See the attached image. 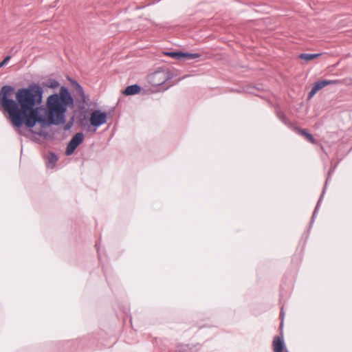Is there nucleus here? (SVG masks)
I'll use <instances>...</instances> for the list:
<instances>
[{
  "label": "nucleus",
  "instance_id": "obj_20",
  "mask_svg": "<svg viewBox=\"0 0 352 352\" xmlns=\"http://www.w3.org/2000/svg\"><path fill=\"white\" fill-rule=\"evenodd\" d=\"M10 59V56L5 57V58L1 62H0V68L2 67Z\"/></svg>",
  "mask_w": 352,
  "mask_h": 352
},
{
  "label": "nucleus",
  "instance_id": "obj_17",
  "mask_svg": "<svg viewBox=\"0 0 352 352\" xmlns=\"http://www.w3.org/2000/svg\"><path fill=\"white\" fill-rule=\"evenodd\" d=\"M327 85H342L344 83V80L341 79H335V80H327Z\"/></svg>",
  "mask_w": 352,
  "mask_h": 352
},
{
  "label": "nucleus",
  "instance_id": "obj_3",
  "mask_svg": "<svg viewBox=\"0 0 352 352\" xmlns=\"http://www.w3.org/2000/svg\"><path fill=\"white\" fill-rule=\"evenodd\" d=\"M172 78L173 74L168 69H158L148 76V81L153 87H160Z\"/></svg>",
  "mask_w": 352,
  "mask_h": 352
},
{
  "label": "nucleus",
  "instance_id": "obj_21",
  "mask_svg": "<svg viewBox=\"0 0 352 352\" xmlns=\"http://www.w3.org/2000/svg\"><path fill=\"white\" fill-rule=\"evenodd\" d=\"M95 245H96V248H97V251L98 252V251H99V248H98V243H96Z\"/></svg>",
  "mask_w": 352,
  "mask_h": 352
},
{
  "label": "nucleus",
  "instance_id": "obj_9",
  "mask_svg": "<svg viewBox=\"0 0 352 352\" xmlns=\"http://www.w3.org/2000/svg\"><path fill=\"white\" fill-rule=\"evenodd\" d=\"M328 181H329V177H327L326 182H325V184H324V186L323 188V190H322V194L317 202V204L316 206V208L314 209V211L313 212V215H312V217H311V219H312V221L314 220V218L316 215V213L318 212V210H319V208H320V204L322 202V198L324 197V195L325 193V191H326V189H327V183H328Z\"/></svg>",
  "mask_w": 352,
  "mask_h": 352
},
{
  "label": "nucleus",
  "instance_id": "obj_15",
  "mask_svg": "<svg viewBox=\"0 0 352 352\" xmlns=\"http://www.w3.org/2000/svg\"><path fill=\"white\" fill-rule=\"evenodd\" d=\"M314 85L317 88V89L320 90L327 86V79L318 80L314 84Z\"/></svg>",
  "mask_w": 352,
  "mask_h": 352
},
{
  "label": "nucleus",
  "instance_id": "obj_23",
  "mask_svg": "<svg viewBox=\"0 0 352 352\" xmlns=\"http://www.w3.org/2000/svg\"><path fill=\"white\" fill-rule=\"evenodd\" d=\"M168 88V87H166L164 88L163 89L166 90Z\"/></svg>",
  "mask_w": 352,
  "mask_h": 352
},
{
  "label": "nucleus",
  "instance_id": "obj_8",
  "mask_svg": "<svg viewBox=\"0 0 352 352\" xmlns=\"http://www.w3.org/2000/svg\"><path fill=\"white\" fill-rule=\"evenodd\" d=\"M276 116L278 118L287 126L290 128L294 127V124L289 120V119L281 110H276Z\"/></svg>",
  "mask_w": 352,
  "mask_h": 352
},
{
  "label": "nucleus",
  "instance_id": "obj_7",
  "mask_svg": "<svg viewBox=\"0 0 352 352\" xmlns=\"http://www.w3.org/2000/svg\"><path fill=\"white\" fill-rule=\"evenodd\" d=\"M142 90V87L140 85L138 84H134L132 85H129L124 90L123 94L125 96H133L139 94Z\"/></svg>",
  "mask_w": 352,
  "mask_h": 352
},
{
  "label": "nucleus",
  "instance_id": "obj_22",
  "mask_svg": "<svg viewBox=\"0 0 352 352\" xmlns=\"http://www.w3.org/2000/svg\"><path fill=\"white\" fill-rule=\"evenodd\" d=\"M333 170H330L329 171V173H328V174H329V176H330V175L333 173Z\"/></svg>",
  "mask_w": 352,
  "mask_h": 352
},
{
  "label": "nucleus",
  "instance_id": "obj_2",
  "mask_svg": "<svg viewBox=\"0 0 352 352\" xmlns=\"http://www.w3.org/2000/svg\"><path fill=\"white\" fill-rule=\"evenodd\" d=\"M76 91L81 98V102L78 104V109L80 111L78 116L79 121L82 126L87 125V116L86 113V104L89 98L86 96L82 87L76 81H74Z\"/></svg>",
  "mask_w": 352,
  "mask_h": 352
},
{
  "label": "nucleus",
  "instance_id": "obj_16",
  "mask_svg": "<svg viewBox=\"0 0 352 352\" xmlns=\"http://www.w3.org/2000/svg\"><path fill=\"white\" fill-rule=\"evenodd\" d=\"M184 58L186 59H195L197 58L200 57V54L197 53H188V52H184Z\"/></svg>",
  "mask_w": 352,
  "mask_h": 352
},
{
  "label": "nucleus",
  "instance_id": "obj_4",
  "mask_svg": "<svg viewBox=\"0 0 352 352\" xmlns=\"http://www.w3.org/2000/svg\"><path fill=\"white\" fill-rule=\"evenodd\" d=\"M108 120V113L102 111L100 109H94L89 117L90 126L93 127V131L96 132V130L105 124Z\"/></svg>",
  "mask_w": 352,
  "mask_h": 352
},
{
  "label": "nucleus",
  "instance_id": "obj_13",
  "mask_svg": "<svg viewBox=\"0 0 352 352\" xmlns=\"http://www.w3.org/2000/svg\"><path fill=\"white\" fill-rule=\"evenodd\" d=\"M164 54L178 60L184 59V52H165Z\"/></svg>",
  "mask_w": 352,
  "mask_h": 352
},
{
  "label": "nucleus",
  "instance_id": "obj_14",
  "mask_svg": "<svg viewBox=\"0 0 352 352\" xmlns=\"http://www.w3.org/2000/svg\"><path fill=\"white\" fill-rule=\"evenodd\" d=\"M59 82L56 79H49L43 83V86L52 89H56L59 86Z\"/></svg>",
  "mask_w": 352,
  "mask_h": 352
},
{
  "label": "nucleus",
  "instance_id": "obj_24",
  "mask_svg": "<svg viewBox=\"0 0 352 352\" xmlns=\"http://www.w3.org/2000/svg\"><path fill=\"white\" fill-rule=\"evenodd\" d=\"M286 352H288V351H287V350H286Z\"/></svg>",
  "mask_w": 352,
  "mask_h": 352
},
{
  "label": "nucleus",
  "instance_id": "obj_5",
  "mask_svg": "<svg viewBox=\"0 0 352 352\" xmlns=\"http://www.w3.org/2000/svg\"><path fill=\"white\" fill-rule=\"evenodd\" d=\"M84 135L82 132L76 133L69 142L66 148L65 153L67 155H71L74 153L78 146L82 143Z\"/></svg>",
  "mask_w": 352,
  "mask_h": 352
},
{
  "label": "nucleus",
  "instance_id": "obj_6",
  "mask_svg": "<svg viewBox=\"0 0 352 352\" xmlns=\"http://www.w3.org/2000/svg\"><path fill=\"white\" fill-rule=\"evenodd\" d=\"M280 317H282V321H283L284 313L283 309L280 311ZM283 322H281L280 329L282 331ZM281 336H276L274 338L273 340V350L274 352H283L284 350H287L285 348V341L283 340V332L281 331Z\"/></svg>",
  "mask_w": 352,
  "mask_h": 352
},
{
  "label": "nucleus",
  "instance_id": "obj_10",
  "mask_svg": "<svg viewBox=\"0 0 352 352\" xmlns=\"http://www.w3.org/2000/svg\"><path fill=\"white\" fill-rule=\"evenodd\" d=\"M295 129L299 134L304 135L310 142L313 144L316 142V139L313 135L308 133L306 130L298 127H296Z\"/></svg>",
  "mask_w": 352,
  "mask_h": 352
},
{
  "label": "nucleus",
  "instance_id": "obj_18",
  "mask_svg": "<svg viewBox=\"0 0 352 352\" xmlns=\"http://www.w3.org/2000/svg\"><path fill=\"white\" fill-rule=\"evenodd\" d=\"M319 91L318 89H317V88L313 85L311 91H309V94H308V98H311L316 93L317 91Z\"/></svg>",
  "mask_w": 352,
  "mask_h": 352
},
{
  "label": "nucleus",
  "instance_id": "obj_19",
  "mask_svg": "<svg viewBox=\"0 0 352 352\" xmlns=\"http://www.w3.org/2000/svg\"><path fill=\"white\" fill-rule=\"evenodd\" d=\"M73 124H74V118H72L69 121H68L65 124L64 129L65 131L69 130L72 127Z\"/></svg>",
  "mask_w": 352,
  "mask_h": 352
},
{
  "label": "nucleus",
  "instance_id": "obj_12",
  "mask_svg": "<svg viewBox=\"0 0 352 352\" xmlns=\"http://www.w3.org/2000/svg\"><path fill=\"white\" fill-rule=\"evenodd\" d=\"M58 160V156L54 152H50L48 155V166L53 168L55 166Z\"/></svg>",
  "mask_w": 352,
  "mask_h": 352
},
{
  "label": "nucleus",
  "instance_id": "obj_1",
  "mask_svg": "<svg viewBox=\"0 0 352 352\" xmlns=\"http://www.w3.org/2000/svg\"><path fill=\"white\" fill-rule=\"evenodd\" d=\"M14 93V87L3 85L0 91V104L20 134H23L21 128L24 124L32 133L45 137L42 130H32L36 124L38 123L44 128L63 124L67 108L75 107L74 98L65 86L60 88L59 93L48 96L46 108L41 107L43 89L39 84L32 82L27 87L19 89L15 94L16 100L12 98Z\"/></svg>",
  "mask_w": 352,
  "mask_h": 352
},
{
  "label": "nucleus",
  "instance_id": "obj_11",
  "mask_svg": "<svg viewBox=\"0 0 352 352\" xmlns=\"http://www.w3.org/2000/svg\"><path fill=\"white\" fill-rule=\"evenodd\" d=\"M321 54H322L321 53H317V54L302 53L299 55V58L302 60H305L306 62H308L314 58L320 56Z\"/></svg>",
  "mask_w": 352,
  "mask_h": 352
}]
</instances>
